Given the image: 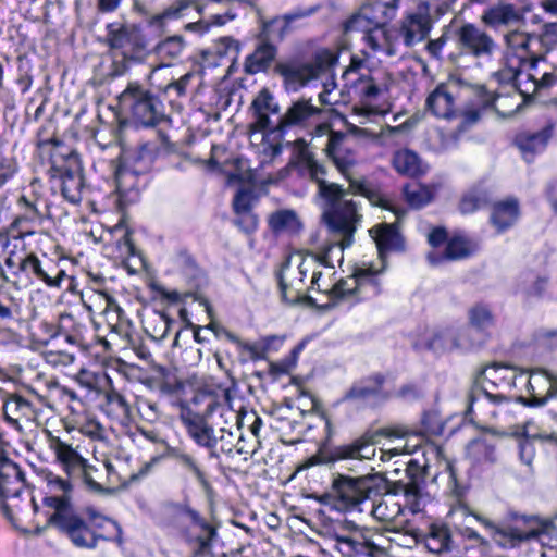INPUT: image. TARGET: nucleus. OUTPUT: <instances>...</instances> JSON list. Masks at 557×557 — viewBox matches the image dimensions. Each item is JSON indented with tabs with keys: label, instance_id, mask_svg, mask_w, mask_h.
<instances>
[{
	"label": "nucleus",
	"instance_id": "1",
	"mask_svg": "<svg viewBox=\"0 0 557 557\" xmlns=\"http://www.w3.org/2000/svg\"><path fill=\"white\" fill-rule=\"evenodd\" d=\"M40 478L46 488L44 505L53 510L47 523L66 535L74 546L92 549L100 539L122 543V529L115 521L89 511L88 523L75 511L69 480L50 470H44Z\"/></svg>",
	"mask_w": 557,
	"mask_h": 557
},
{
	"label": "nucleus",
	"instance_id": "2",
	"mask_svg": "<svg viewBox=\"0 0 557 557\" xmlns=\"http://www.w3.org/2000/svg\"><path fill=\"white\" fill-rule=\"evenodd\" d=\"M296 144L300 148L302 158L307 161L309 175L318 184L319 195L324 200L323 220L337 230L350 233L354 231L352 221L358 220L359 203L348 198L349 189H344L341 185L324 180L325 168L309 156L304 139H298Z\"/></svg>",
	"mask_w": 557,
	"mask_h": 557
},
{
	"label": "nucleus",
	"instance_id": "3",
	"mask_svg": "<svg viewBox=\"0 0 557 557\" xmlns=\"http://www.w3.org/2000/svg\"><path fill=\"white\" fill-rule=\"evenodd\" d=\"M385 490L384 479L376 475H338L333 480L330 491L320 497V502L341 512H363L370 500H376Z\"/></svg>",
	"mask_w": 557,
	"mask_h": 557
},
{
	"label": "nucleus",
	"instance_id": "4",
	"mask_svg": "<svg viewBox=\"0 0 557 557\" xmlns=\"http://www.w3.org/2000/svg\"><path fill=\"white\" fill-rule=\"evenodd\" d=\"M119 103L135 123L145 127H153L165 120L162 101L138 82L128 83L119 96Z\"/></svg>",
	"mask_w": 557,
	"mask_h": 557
},
{
	"label": "nucleus",
	"instance_id": "5",
	"mask_svg": "<svg viewBox=\"0 0 557 557\" xmlns=\"http://www.w3.org/2000/svg\"><path fill=\"white\" fill-rule=\"evenodd\" d=\"M166 509L172 519V525L187 543L195 546L196 555H203L210 550L211 542L216 536L214 527L185 504H170Z\"/></svg>",
	"mask_w": 557,
	"mask_h": 557
},
{
	"label": "nucleus",
	"instance_id": "6",
	"mask_svg": "<svg viewBox=\"0 0 557 557\" xmlns=\"http://www.w3.org/2000/svg\"><path fill=\"white\" fill-rule=\"evenodd\" d=\"M325 151L327 156L332 159L337 170L350 182L348 188L350 190V194L361 195L368 198L373 203L379 201V203L383 208L393 210L397 219H400V216L405 214V211H403L400 214L399 211H397L395 208L387 206L386 201L382 200L377 193L373 190L366 182L351 180L350 169L355 165L356 158L344 134L332 132L330 134Z\"/></svg>",
	"mask_w": 557,
	"mask_h": 557
},
{
	"label": "nucleus",
	"instance_id": "7",
	"mask_svg": "<svg viewBox=\"0 0 557 557\" xmlns=\"http://www.w3.org/2000/svg\"><path fill=\"white\" fill-rule=\"evenodd\" d=\"M48 445L53 450L57 462L67 476H61L63 480H69L73 485V481L79 479L94 492H102L104 490L100 483L91 480L90 471H94L95 467L89 465L72 445L62 441L59 436L52 435L50 432L48 434Z\"/></svg>",
	"mask_w": 557,
	"mask_h": 557
},
{
	"label": "nucleus",
	"instance_id": "8",
	"mask_svg": "<svg viewBox=\"0 0 557 557\" xmlns=\"http://www.w3.org/2000/svg\"><path fill=\"white\" fill-rule=\"evenodd\" d=\"M336 61L332 52L324 50L317 53L311 62H280L275 65V72L283 77L288 88L297 90L309 81L320 78L321 74L333 67Z\"/></svg>",
	"mask_w": 557,
	"mask_h": 557
},
{
	"label": "nucleus",
	"instance_id": "9",
	"mask_svg": "<svg viewBox=\"0 0 557 557\" xmlns=\"http://www.w3.org/2000/svg\"><path fill=\"white\" fill-rule=\"evenodd\" d=\"M152 148L149 144H143L139 147L137 156H127L139 162V166L132 169L127 164H122L115 170L116 191L121 200L134 202L137 200L140 187L139 173L149 169L152 161Z\"/></svg>",
	"mask_w": 557,
	"mask_h": 557
},
{
	"label": "nucleus",
	"instance_id": "10",
	"mask_svg": "<svg viewBox=\"0 0 557 557\" xmlns=\"http://www.w3.org/2000/svg\"><path fill=\"white\" fill-rule=\"evenodd\" d=\"M106 44L110 49L119 50L127 60H138L146 48V40L139 28L120 22L107 25Z\"/></svg>",
	"mask_w": 557,
	"mask_h": 557
},
{
	"label": "nucleus",
	"instance_id": "11",
	"mask_svg": "<svg viewBox=\"0 0 557 557\" xmlns=\"http://www.w3.org/2000/svg\"><path fill=\"white\" fill-rule=\"evenodd\" d=\"M524 379L523 372L505 364L494 363L485 367L476 377V381L494 391V397L498 401H510V392L517 386L518 381Z\"/></svg>",
	"mask_w": 557,
	"mask_h": 557
},
{
	"label": "nucleus",
	"instance_id": "12",
	"mask_svg": "<svg viewBox=\"0 0 557 557\" xmlns=\"http://www.w3.org/2000/svg\"><path fill=\"white\" fill-rule=\"evenodd\" d=\"M52 170L61 178V191L63 197L72 203H78L82 199L84 180L82 174L78 154L69 152L65 160H59L52 157Z\"/></svg>",
	"mask_w": 557,
	"mask_h": 557
},
{
	"label": "nucleus",
	"instance_id": "13",
	"mask_svg": "<svg viewBox=\"0 0 557 557\" xmlns=\"http://www.w3.org/2000/svg\"><path fill=\"white\" fill-rule=\"evenodd\" d=\"M472 515L478 522H480L491 534L492 539L504 548H512L520 545L522 542L539 540L546 533L544 525L531 528L528 531H522L516 527L500 525L491 519L474 512Z\"/></svg>",
	"mask_w": 557,
	"mask_h": 557
},
{
	"label": "nucleus",
	"instance_id": "14",
	"mask_svg": "<svg viewBox=\"0 0 557 557\" xmlns=\"http://www.w3.org/2000/svg\"><path fill=\"white\" fill-rule=\"evenodd\" d=\"M496 393L486 388L478 381L472 385L467 395L466 417L471 421L475 419L488 421L497 417L498 409L508 401H498L494 395Z\"/></svg>",
	"mask_w": 557,
	"mask_h": 557
},
{
	"label": "nucleus",
	"instance_id": "15",
	"mask_svg": "<svg viewBox=\"0 0 557 557\" xmlns=\"http://www.w3.org/2000/svg\"><path fill=\"white\" fill-rule=\"evenodd\" d=\"M542 59L541 53L529 58L523 65L511 69L516 85L523 95H533L541 89L548 88L556 83V75L549 72L541 73L537 70V62Z\"/></svg>",
	"mask_w": 557,
	"mask_h": 557
},
{
	"label": "nucleus",
	"instance_id": "16",
	"mask_svg": "<svg viewBox=\"0 0 557 557\" xmlns=\"http://www.w3.org/2000/svg\"><path fill=\"white\" fill-rule=\"evenodd\" d=\"M311 270V262L302 258L296 269L292 268V260L287 258L277 274L282 298L287 302H296L304 292V282Z\"/></svg>",
	"mask_w": 557,
	"mask_h": 557
},
{
	"label": "nucleus",
	"instance_id": "17",
	"mask_svg": "<svg viewBox=\"0 0 557 557\" xmlns=\"http://www.w3.org/2000/svg\"><path fill=\"white\" fill-rule=\"evenodd\" d=\"M519 28L517 27L504 36L506 58L510 69H518L527 59L539 53L533 49V45L542 41L541 36L522 32Z\"/></svg>",
	"mask_w": 557,
	"mask_h": 557
},
{
	"label": "nucleus",
	"instance_id": "18",
	"mask_svg": "<svg viewBox=\"0 0 557 557\" xmlns=\"http://www.w3.org/2000/svg\"><path fill=\"white\" fill-rule=\"evenodd\" d=\"M398 435L386 429H379L375 431L369 430L360 437L356 438L350 444L338 446L334 451L335 459H372L375 457V444L380 442L383 436Z\"/></svg>",
	"mask_w": 557,
	"mask_h": 557
},
{
	"label": "nucleus",
	"instance_id": "19",
	"mask_svg": "<svg viewBox=\"0 0 557 557\" xmlns=\"http://www.w3.org/2000/svg\"><path fill=\"white\" fill-rule=\"evenodd\" d=\"M170 74L171 71H163V67H152L148 78L151 86L174 106L178 98L186 96L187 87L195 74L187 72L178 78Z\"/></svg>",
	"mask_w": 557,
	"mask_h": 557
},
{
	"label": "nucleus",
	"instance_id": "20",
	"mask_svg": "<svg viewBox=\"0 0 557 557\" xmlns=\"http://www.w3.org/2000/svg\"><path fill=\"white\" fill-rule=\"evenodd\" d=\"M9 495L24 496L26 507L32 504L34 510H38L32 493L25 488L24 474L20 467L7 458H0V496L9 498Z\"/></svg>",
	"mask_w": 557,
	"mask_h": 557
},
{
	"label": "nucleus",
	"instance_id": "21",
	"mask_svg": "<svg viewBox=\"0 0 557 557\" xmlns=\"http://www.w3.org/2000/svg\"><path fill=\"white\" fill-rule=\"evenodd\" d=\"M527 384L530 397L519 396L517 401L528 407H542L552 397L557 396V383L542 370L532 372L522 380Z\"/></svg>",
	"mask_w": 557,
	"mask_h": 557
},
{
	"label": "nucleus",
	"instance_id": "22",
	"mask_svg": "<svg viewBox=\"0 0 557 557\" xmlns=\"http://www.w3.org/2000/svg\"><path fill=\"white\" fill-rule=\"evenodd\" d=\"M458 47L474 57L491 54L495 48L493 38L476 25L467 23L459 27L456 33Z\"/></svg>",
	"mask_w": 557,
	"mask_h": 557
},
{
	"label": "nucleus",
	"instance_id": "23",
	"mask_svg": "<svg viewBox=\"0 0 557 557\" xmlns=\"http://www.w3.org/2000/svg\"><path fill=\"white\" fill-rule=\"evenodd\" d=\"M180 420L185 426L187 434L197 445L210 449L211 456L218 457V454L214 451L216 449L214 431L201 414L194 412L187 407H183L180 412Z\"/></svg>",
	"mask_w": 557,
	"mask_h": 557
},
{
	"label": "nucleus",
	"instance_id": "24",
	"mask_svg": "<svg viewBox=\"0 0 557 557\" xmlns=\"http://www.w3.org/2000/svg\"><path fill=\"white\" fill-rule=\"evenodd\" d=\"M321 113L322 110L313 106L311 99L300 98L294 101L284 114L278 116L274 131L282 134L290 127H306Z\"/></svg>",
	"mask_w": 557,
	"mask_h": 557
},
{
	"label": "nucleus",
	"instance_id": "25",
	"mask_svg": "<svg viewBox=\"0 0 557 557\" xmlns=\"http://www.w3.org/2000/svg\"><path fill=\"white\" fill-rule=\"evenodd\" d=\"M250 110L253 115V122L249 125L251 132L277 133V131H274L276 123L271 121L270 115H277L280 106L269 89L263 88L258 92L251 102Z\"/></svg>",
	"mask_w": 557,
	"mask_h": 557
},
{
	"label": "nucleus",
	"instance_id": "26",
	"mask_svg": "<svg viewBox=\"0 0 557 557\" xmlns=\"http://www.w3.org/2000/svg\"><path fill=\"white\" fill-rule=\"evenodd\" d=\"M361 221V214L358 213V220L352 221L354 231L346 232L342 230H337L333 227L330 223H326L331 231L342 236V239L338 243H332L326 245L320 252L311 253L310 258L307 261L311 262L312 265H323L333 270L335 268L334 262L337 261L341 263L344 259V249L349 247L352 243L354 234L357 230V224Z\"/></svg>",
	"mask_w": 557,
	"mask_h": 557
},
{
	"label": "nucleus",
	"instance_id": "27",
	"mask_svg": "<svg viewBox=\"0 0 557 557\" xmlns=\"http://www.w3.org/2000/svg\"><path fill=\"white\" fill-rule=\"evenodd\" d=\"M377 268L372 263L362 262L355 267L352 272V283L357 288L358 299L375 297L381 293L380 275L385 270V261H380Z\"/></svg>",
	"mask_w": 557,
	"mask_h": 557
},
{
	"label": "nucleus",
	"instance_id": "28",
	"mask_svg": "<svg viewBox=\"0 0 557 557\" xmlns=\"http://www.w3.org/2000/svg\"><path fill=\"white\" fill-rule=\"evenodd\" d=\"M481 21L495 30L500 27H521L525 24V11L512 3H500L486 9L481 16Z\"/></svg>",
	"mask_w": 557,
	"mask_h": 557
},
{
	"label": "nucleus",
	"instance_id": "29",
	"mask_svg": "<svg viewBox=\"0 0 557 557\" xmlns=\"http://www.w3.org/2000/svg\"><path fill=\"white\" fill-rule=\"evenodd\" d=\"M432 27L431 17L425 8L405 16L399 26V36L407 47L424 40Z\"/></svg>",
	"mask_w": 557,
	"mask_h": 557
},
{
	"label": "nucleus",
	"instance_id": "30",
	"mask_svg": "<svg viewBox=\"0 0 557 557\" xmlns=\"http://www.w3.org/2000/svg\"><path fill=\"white\" fill-rule=\"evenodd\" d=\"M18 268L23 271L32 272L37 278L45 282L48 286L59 287L65 272L52 260L41 261L34 253L21 259Z\"/></svg>",
	"mask_w": 557,
	"mask_h": 557
},
{
	"label": "nucleus",
	"instance_id": "31",
	"mask_svg": "<svg viewBox=\"0 0 557 557\" xmlns=\"http://www.w3.org/2000/svg\"><path fill=\"white\" fill-rule=\"evenodd\" d=\"M421 544L437 556L446 555L455 547L450 528L442 522L431 523L424 533L421 532Z\"/></svg>",
	"mask_w": 557,
	"mask_h": 557
},
{
	"label": "nucleus",
	"instance_id": "32",
	"mask_svg": "<svg viewBox=\"0 0 557 557\" xmlns=\"http://www.w3.org/2000/svg\"><path fill=\"white\" fill-rule=\"evenodd\" d=\"M455 85L440 84L426 98V109L436 117L451 119L456 116Z\"/></svg>",
	"mask_w": 557,
	"mask_h": 557
},
{
	"label": "nucleus",
	"instance_id": "33",
	"mask_svg": "<svg viewBox=\"0 0 557 557\" xmlns=\"http://www.w3.org/2000/svg\"><path fill=\"white\" fill-rule=\"evenodd\" d=\"M186 48V40L181 35L168 36L160 40L153 48V53L159 60V64L154 67H163V71H168L183 59Z\"/></svg>",
	"mask_w": 557,
	"mask_h": 557
},
{
	"label": "nucleus",
	"instance_id": "34",
	"mask_svg": "<svg viewBox=\"0 0 557 557\" xmlns=\"http://www.w3.org/2000/svg\"><path fill=\"white\" fill-rule=\"evenodd\" d=\"M347 84L352 96L363 106H371L386 90L385 86L379 83L370 71L360 73L359 76L348 81Z\"/></svg>",
	"mask_w": 557,
	"mask_h": 557
},
{
	"label": "nucleus",
	"instance_id": "35",
	"mask_svg": "<svg viewBox=\"0 0 557 557\" xmlns=\"http://www.w3.org/2000/svg\"><path fill=\"white\" fill-rule=\"evenodd\" d=\"M519 216V200L516 197H508L493 203L490 222L497 233H504L517 223Z\"/></svg>",
	"mask_w": 557,
	"mask_h": 557
},
{
	"label": "nucleus",
	"instance_id": "36",
	"mask_svg": "<svg viewBox=\"0 0 557 557\" xmlns=\"http://www.w3.org/2000/svg\"><path fill=\"white\" fill-rule=\"evenodd\" d=\"M478 100L474 103L469 104L462 111V117L465 123L474 124L476 123L481 114L487 108H493L496 112L500 113L503 116H510L513 111H509L507 113L500 112V107H503L502 102L508 101V97H500L493 94H490L483 87L478 89L476 92Z\"/></svg>",
	"mask_w": 557,
	"mask_h": 557
},
{
	"label": "nucleus",
	"instance_id": "37",
	"mask_svg": "<svg viewBox=\"0 0 557 557\" xmlns=\"http://www.w3.org/2000/svg\"><path fill=\"white\" fill-rule=\"evenodd\" d=\"M345 28L347 32L363 30L366 33L364 40L373 51L382 49L384 41L387 40V33L380 23H375L373 27H370L366 11L352 15L346 22Z\"/></svg>",
	"mask_w": 557,
	"mask_h": 557
},
{
	"label": "nucleus",
	"instance_id": "38",
	"mask_svg": "<svg viewBox=\"0 0 557 557\" xmlns=\"http://www.w3.org/2000/svg\"><path fill=\"white\" fill-rule=\"evenodd\" d=\"M385 382L384 375L376 373L364 377L356 383L345 393L344 400L366 401L373 397L387 398L388 395L383 392Z\"/></svg>",
	"mask_w": 557,
	"mask_h": 557
},
{
	"label": "nucleus",
	"instance_id": "39",
	"mask_svg": "<svg viewBox=\"0 0 557 557\" xmlns=\"http://www.w3.org/2000/svg\"><path fill=\"white\" fill-rule=\"evenodd\" d=\"M369 232L376 244L380 261H385L387 251L400 250L404 247V239L395 224L382 223Z\"/></svg>",
	"mask_w": 557,
	"mask_h": 557
},
{
	"label": "nucleus",
	"instance_id": "40",
	"mask_svg": "<svg viewBox=\"0 0 557 557\" xmlns=\"http://www.w3.org/2000/svg\"><path fill=\"white\" fill-rule=\"evenodd\" d=\"M552 132L548 128H544L536 133H521L516 138V144L521 150L523 158L530 162L535 153L542 152Z\"/></svg>",
	"mask_w": 557,
	"mask_h": 557
},
{
	"label": "nucleus",
	"instance_id": "41",
	"mask_svg": "<svg viewBox=\"0 0 557 557\" xmlns=\"http://www.w3.org/2000/svg\"><path fill=\"white\" fill-rule=\"evenodd\" d=\"M276 53L275 46L268 42L260 45L246 58L245 72L248 74L265 72L274 61Z\"/></svg>",
	"mask_w": 557,
	"mask_h": 557
},
{
	"label": "nucleus",
	"instance_id": "42",
	"mask_svg": "<svg viewBox=\"0 0 557 557\" xmlns=\"http://www.w3.org/2000/svg\"><path fill=\"white\" fill-rule=\"evenodd\" d=\"M164 456L174 460L186 472L193 474L200 484H207L206 473L193 455L178 447L168 446Z\"/></svg>",
	"mask_w": 557,
	"mask_h": 557
},
{
	"label": "nucleus",
	"instance_id": "43",
	"mask_svg": "<svg viewBox=\"0 0 557 557\" xmlns=\"http://www.w3.org/2000/svg\"><path fill=\"white\" fill-rule=\"evenodd\" d=\"M437 193V185H422L419 183L407 184L404 195L407 203L413 209H420L432 202Z\"/></svg>",
	"mask_w": 557,
	"mask_h": 557
},
{
	"label": "nucleus",
	"instance_id": "44",
	"mask_svg": "<svg viewBox=\"0 0 557 557\" xmlns=\"http://www.w3.org/2000/svg\"><path fill=\"white\" fill-rule=\"evenodd\" d=\"M20 203L24 205V212L13 220L11 227L17 230L20 236L23 237L34 234L33 226L40 223L41 214L25 197H21Z\"/></svg>",
	"mask_w": 557,
	"mask_h": 557
},
{
	"label": "nucleus",
	"instance_id": "45",
	"mask_svg": "<svg viewBox=\"0 0 557 557\" xmlns=\"http://www.w3.org/2000/svg\"><path fill=\"white\" fill-rule=\"evenodd\" d=\"M366 510L380 521H393L401 513V506L391 496H380L370 500Z\"/></svg>",
	"mask_w": 557,
	"mask_h": 557
},
{
	"label": "nucleus",
	"instance_id": "46",
	"mask_svg": "<svg viewBox=\"0 0 557 557\" xmlns=\"http://www.w3.org/2000/svg\"><path fill=\"white\" fill-rule=\"evenodd\" d=\"M470 255L469 243L461 237L451 238L443 253L430 252L428 260L431 264L435 265L444 260H457L466 258Z\"/></svg>",
	"mask_w": 557,
	"mask_h": 557
},
{
	"label": "nucleus",
	"instance_id": "47",
	"mask_svg": "<svg viewBox=\"0 0 557 557\" xmlns=\"http://www.w3.org/2000/svg\"><path fill=\"white\" fill-rule=\"evenodd\" d=\"M269 226L275 234L297 233L301 223L293 210H278L270 214Z\"/></svg>",
	"mask_w": 557,
	"mask_h": 557
},
{
	"label": "nucleus",
	"instance_id": "48",
	"mask_svg": "<svg viewBox=\"0 0 557 557\" xmlns=\"http://www.w3.org/2000/svg\"><path fill=\"white\" fill-rule=\"evenodd\" d=\"M467 456L475 463L494 462L495 445L486 437H478L467 445Z\"/></svg>",
	"mask_w": 557,
	"mask_h": 557
},
{
	"label": "nucleus",
	"instance_id": "49",
	"mask_svg": "<svg viewBox=\"0 0 557 557\" xmlns=\"http://www.w3.org/2000/svg\"><path fill=\"white\" fill-rule=\"evenodd\" d=\"M491 200L492 195L487 189L475 187L463 195L459 203V209L463 214L473 213L488 206Z\"/></svg>",
	"mask_w": 557,
	"mask_h": 557
},
{
	"label": "nucleus",
	"instance_id": "50",
	"mask_svg": "<svg viewBox=\"0 0 557 557\" xmlns=\"http://www.w3.org/2000/svg\"><path fill=\"white\" fill-rule=\"evenodd\" d=\"M393 165L398 173L404 175L413 177L423 173L418 154L410 150L397 151L393 158Z\"/></svg>",
	"mask_w": 557,
	"mask_h": 557
},
{
	"label": "nucleus",
	"instance_id": "51",
	"mask_svg": "<svg viewBox=\"0 0 557 557\" xmlns=\"http://www.w3.org/2000/svg\"><path fill=\"white\" fill-rule=\"evenodd\" d=\"M549 286L547 275L530 273L521 282L520 288L527 298H543L546 296Z\"/></svg>",
	"mask_w": 557,
	"mask_h": 557
},
{
	"label": "nucleus",
	"instance_id": "52",
	"mask_svg": "<svg viewBox=\"0 0 557 557\" xmlns=\"http://www.w3.org/2000/svg\"><path fill=\"white\" fill-rule=\"evenodd\" d=\"M3 412L5 419L15 425L20 417H27L32 413V404L20 395H13L4 403Z\"/></svg>",
	"mask_w": 557,
	"mask_h": 557
},
{
	"label": "nucleus",
	"instance_id": "53",
	"mask_svg": "<svg viewBox=\"0 0 557 557\" xmlns=\"http://www.w3.org/2000/svg\"><path fill=\"white\" fill-rule=\"evenodd\" d=\"M337 547L345 555L352 554H368L372 555L374 552L379 550V547L369 541H358L350 536H336L335 539Z\"/></svg>",
	"mask_w": 557,
	"mask_h": 557
},
{
	"label": "nucleus",
	"instance_id": "54",
	"mask_svg": "<svg viewBox=\"0 0 557 557\" xmlns=\"http://www.w3.org/2000/svg\"><path fill=\"white\" fill-rule=\"evenodd\" d=\"M518 458L524 469L518 475L520 480H529L534 475V458H535V447L534 445L528 441L527 438L520 440L518 443Z\"/></svg>",
	"mask_w": 557,
	"mask_h": 557
},
{
	"label": "nucleus",
	"instance_id": "55",
	"mask_svg": "<svg viewBox=\"0 0 557 557\" xmlns=\"http://www.w3.org/2000/svg\"><path fill=\"white\" fill-rule=\"evenodd\" d=\"M470 325L478 331H483L494 324V315L491 309L483 304H475L468 311Z\"/></svg>",
	"mask_w": 557,
	"mask_h": 557
},
{
	"label": "nucleus",
	"instance_id": "56",
	"mask_svg": "<svg viewBox=\"0 0 557 557\" xmlns=\"http://www.w3.org/2000/svg\"><path fill=\"white\" fill-rule=\"evenodd\" d=\"M448 335L451 337L454 350H469L479 345L473 337V330L469 326L451 327Z\"/></svg>",
	"mask_w": 557,
	"mask_h": 557
},
{
	"label": "nucleus",
	"instance_id": "57",
	"mask_svg": "<svg viewBox=\"0 0 557 557\" xmlns=\"http://www.w3.org/2000/svg\"><path fill=\"white\" fill-rule=\"evenodd\" d=\"M392 533L394 536L391 537V541L401 547L413 548L421 544V532L411 525L392 530Z\"/></svg>",
	"mask_w": 557,
	"mask_h": 557
},
{
	"label": "nucleus",
	"instance_id": "58",
	"mask_svg": "<svg viewBox=\"0 0 557 557\" xmlns=\"http://www.w3.org/2000/svg\"><path fill=\"white\" fill-rule=\"evenodd\" d=\"M325 294L329 295L334 305L348 296L356 295L358 297L357 288H355L352 283V276L347 280H339L335 284H327L325 286Z\"/></svg>",
	"mask_w": 557,
	"mask_h": 557
},
{
	"label": "nucleus",
	"instance_id": "59",
	"mask_svg": "<svg viewBox=\"0 0 557 557\" xmlns=\"http://www.w3.org/2000/svg\"><path fill=\"white\" fill-rule=\"evenodd\" d=\"M29 507L34 509V506L29 504L27 507L25 505V497L24 496H15V495H9V498H4V502L2 504V512L3 515L12 522L14 523L17 519V516L26 511ZM33 512H36L33 510Z\"/></svg>",
	"mask_w": 557,
	"mask_h": 557
},
{
	"label": "nucleus",
	"instance_id": "60",
	"mask_svg": "<svg viewBox=\"0 0 557 557\" xmlns=\"http://www.w3.org/2000/svg\"><path fill=\"white\" fill-rule=\"evenodd\" d=\"M60 329L65 333L66 342L75 345H81L83 342V336L81 333V329L83 325H75L74 317L70 313H64L60 315Z\"/></svg>",
	"mask_w": 557,
	"mask_h": 557
},
{
	"label": "nucleus",
	"instance_id": "61",
	"mask_svg": "<svg viewBox=\"0 0 557 557\" xmlns=\"http://www.w3.org/2000/svg\"><path fill=\"white\" fill-rule=\"evenodd\" d=\"M239 50L240 45L237 40L231 37H222L215 42L212 51L219 57L228 58L231 61H234L237 59Z\"/></svg>",
	"mask_w": 557,
	"mask_h": 557
},
{
	"label": "nucleus",
	"instance_id": "62",
	"mask_svg": "<svg viewBox=\"0 0 557 557\" xmlns=\"http://www.w3.org/2000/svg\"><path fill=\"white\" fill-rule=\"evenodd\" d=\"M451 327H446L434 332L433 336L429 341V347L435 351H451L454 345L451 337L448 335Z\"/></svg>",
	"mask_w": 557,
	"mask_h": 557
},
{
	"label": "nucleus",
	"instance_id": "63",
	"mask_svg": "<svg viewBox=\"0 0 557 557\" xmlns=\"http://www.w3.org/2000/svg\"><path fill=\"white\" fill-rule=\"evenodd\" d=\"M89 277H90L91 289L95 293L99 294V296H101L106 300L107 308H114L119 313H122V309L116 305V302L111 297V295L106 289L102 288V286L104 284L103 275L90 274Z\"/></svg>",
	"mask_w": 557,
	"mask_h": 557
},
{
	"label": "nucleus",
	"instance_id": "64",
	"mask_svg": "<svg viewBox=\"0 0 557 557\" xmlns=\"http://www.w3.org/2000/svg\"><path fill=\"white\" fill-rule=\"evenodd\" d=\"M237 436L231 432L225 430L224 428L220 429V436H215L216 441V449L214 450L218 455L222 454H232L235 449V442Z\"/></svg>",
	"mask_w": 557,
	"mask_h": 557
}]
</instances>
